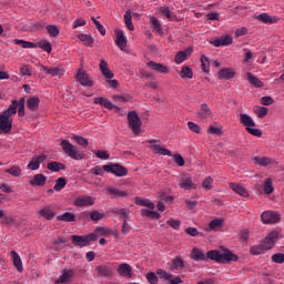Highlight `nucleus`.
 Segmentation results:
<instances>
[{"label":"nucleus","mask_w":284,"mask_h":284,"mask_svg":"<svg viewBox=\"0 0 284 284\" xmlns=\"http://www.w3.org/2000/svg\"><path fill=\"white\" fill-rule=\"evenodd\" d=\"M207 258H210L211 261H215L216 263L227 265V263H236V261H239V255L234 254L227 248H221L209 251L206 253V261Z\"/></svg>","instance_id":"f257e3e1"},{"label":"nucleus","mask_w":284,"mask_h":284,"mask_svg":"<svg viewBox=\"0 0 284 284\" xmlns=\"http://www.w3.org/2000/svg\"><path fill=\"white\" fill-rule=\"evenodd\" d=\"M14 114H17L14 104L9 105V108L0 114V130L3 134H10V132H12V116H14Z\"/></svg>","instance_id":"f03ea898"},{"label":"nucleus","mask_w":284,"mask_h":284,"mask_svg":"<svg viewBox=\"0 0 284 284\" xmlns=\"http://www.w3.org/2000/svg\"><path fill=\"white\" fill-rule=\"evenodd\" d=\"M240 123L245 126L246 132H248V134H252V136H263V131L256 129V122H254V119H252L250 114L241 113Z\"/></svg>","instance_id":"7ed1b4c3"},{"label":"nucleus","mask_w":284,"mask_h":284,"mask_svg":"<svg viewBox=\"0 0 284 284\" xmlns=\"http://www.w3.org/2000/svg\"><path fill=\"white\" fill-rule=\"evenodd\" d=\"M60 145L64 154H68V156H70V159H73L74 161H82V159L85 158V154L79 151V149L70 143L68 140H62Z\"/></svg>","instance_id":"20e7f679"},{"label":"nucleus","mask_w":284,"mask_h":284,"mask_svg":"<svg viewBox=\"0 0 284 284\" xmlns=\"http://www.w3.org/2000/svg\"><path fill=\"white\" fill-rule=\"evenodd\" d=\"M92 241H97V233H90L88 235H71V242L74 247H88L92 243Z\"/></svg>","instance_id":"39448f33"},{"label":"nucleus","mask_w":284,"mask_h":284,"mask_svg":"<svg viewBox=\"0 0 284 284\" xmlns=\"http://www.w3.org/2000/svg\"><path fill=\"white\" fill-rule=\"evenodd\" d=\"M129 128L133 130L134 134H141V128L143 125V121L139 118V113L136 111H131L128 113Z\"/></svg>","instance_id":"423d86ee"},{"label":"nucleus","mask_w":284,"mask_h":284,"mask_svg":"<svg viewBox=\"0 0 284 284\" xmlns=\"http://www.w3.org/2000/svg\"><path fill=\"white\" fill-rule=\"evenodd\" d=\"M150 149L159 156H172V151L161 144L159 140H148Z\"/></svg>","instance_id":"0eeeda50"},{"label":"nucleus","mask_w":284,"mask_h":284,"mask_svg":"<svg viewBox=\"0 0 284 284\" xmlns=\"http://www.w3.org/2000/svg\"><path fill=\"white\" fill-rule=\"evenodd\" d=\"M261 221L264 225H275V223H281V215L274 211H264L261 214Z\"/></svg>","instance_id":"6e6552de"},{"label":"nucleus","mask_w":284,"mask_h":284,"mask_svg":"<svg viewBox=\"0 0 284 284\" xmlns=\"http://www.w3.org/2000/svg\"><path fill=\"white\" fill-rule=\"evenodd\" d=\"M104 172L114 174L115 176H128V169L120 164H106L103 165Z\"/></svg>","instance_id":"1a4fd4ad"},{"label":"nucleus","mask_w":284,"mask_h":284,"mask_svg":"<svg viewBox=\"0 0 284 284\" xmlns=\"http://www.w3.org/2000/svg\"><path fill=\"white\" fill-rule=\"evenodd\" d=\"M179 186L181 190H196V183L192 181V176L182 173V175L178 179Z\"/></svg>","instance_id":"9d476101"},{"label":"nucleus","mask_w":284,"mask_h":284,"mask_svg":"<svg viewBox=\"0 0 284 284\" xmlns=\"http://www.w3.org/2000/svg\"><path fill=\"white\" fill-rule=\"evenodd\" d=\"M94 197L90 195H81L74 200L73 205H75V207H90L94 205Z\"/></svg>","instance_id":"9b49d317"},{"label":"nucleus","mask_w":284,"mask_h":284,"mask_svg":"<svg viewBox=\"0 0 284 284\" xmlns=\"http://www.w3.org/2000/svg\"><path fill=\"white\" fill-rule=\"evenodd\" d=\"M75 78L79 84L83 85L84 88H92V85H94L92 79H90V75L83 70H79Z\"/></svg>","instance_id":"f8f14e48"},{"label":"nucleus","mask_w":284,"mask_h":284,"mask_svg":"<svg viewBox=\"0 0 284 284\" xmlns=\"http://www.w3.org/2000/svg\"><path fill=\"white\" fill-rule=\"evenodd\" d=\"M276 241H278V232L272 231L271 233H268V236L264 239L262 244L265 247V250L268 251L272 250L274 245H276Z\"/></svg>","instance_id":"ddd939ff"},{"label":"nucleus","mask_w":284,"mask_h":284,"mask_svg":"<svg viewBox=\"0 0 284 284\" xmlns=\"http://www.w3.org/2000/svg\"><path fill=\"white\" fill-rule=\"evenodd\" d=\"M119 276H123V278H132L134 276V272L132 271V266L128 263H122L118 266L116 270Z\"/></svg>","instance_id":"4468645a"},{"label":"nucleus","mask_w":284,"mask_h":284,"mask_svg":"<svg viewBox=\"0 0 284 284\" xmlns=\"http://www.w3.org/2000/svg\"><path fill=\"white\" fill-rule=\"evenodd\" d=\"M72 276H74V271L70 268H64L61 271V274L58 280H55V284H65L72 281Z\"/></svg>","instance_id":"2eb2a0df"},{"label":"nucleus","mask_w":284,"mask_h":284,"mask_svg":"<svg viewBox=\"0 0 284 284\" xmlns=\"http://www.w3.org/2000/svg\"><path fill=\"white\" fill-rule=\"evenodd\" d=\"M45 159H48L45 154L33 156L28 164V170H32V171L39 170V168H41V163H43Z\"/></svg>","instance_id":"dca6fc26"},{"label":"nucleus","mask_w":284,"mask_h":284,"mask_svg":"<svg viewBox=\"0 0 284 284\" xmlns=\"http://www.w3.org/2000/svg\"><path fill=\"white\" fill-rule=\"evenodd\" d=\"M115 34H116L115 45H118V48H120L122 52H128V50L125 49L128 45V39L123 34V31L118 30L115 31Z\"/></svg>","instance_id":"f3484780"},{"label":"nucleus","mask_w":284,"mask_h":284,"mask_svg":"<svg viewBox=\"0 0 284 284\" xmlns=\"http://www.w3.org/2000/svg\"><path fill=\"white\" fill-rule=\"evenodd\" d=\"M40 68L44 74H49L50 77H63V69L61 67L48 68L41 64Z\"/></svg>","instance_id":"a211bd4d"},{"label":"nucleus","mask_w":284,"mask_h":284,"mask_svg":"<svg viewBox=\"0 0 284 284\" xmlns=\"http://www.w3.org/2000/svg\"><path fill=\"white\" fill-rule=\"evenodd\" d=\"M233 41H234V39L232 38V36L227 34V36H224L220 39L212 41L211 43L215 48H221V47H225V45H232Z\"/></svg>","instance_id":"6ab92c4d"},{"label":"nucleus","mask_w":284,"mask_h":284,"mask_svg":"<svg viewBox=\"0 0 284 284\" xmlns=\"http://www.w3.org/2000/svg\"><path fill=\"white\" fill-rule=\"evenodd\" d=\"M45 181H48L45 175L38 173L33 176L32 180H29V185L32 187H43V185H45Z\"/></svg>","instance_id":"aec40b11"},{"label":"nucleus","mask_w":284,"mask_h":284,"mask_svg":"<svg viewBox=\"0 0 284 284\" xmlns=\"http://www.w3.org/2000/svg\"><path fill=\"white\" fill-rule=\"evenodd\" d=\"M230 187H231V190H233V192H235V194H239L240 196H243L244 199H247L250 196V191H247V189H245V186H243L241 184L231 182Z\"/></svg>","instance_id":"412c9836"},{"label":"nucleus","mask_w":284,"mask_h":284,"mask_svg":"<svg viewBox=\"0 0 284 284\" xmlns=\"http://www.w3.org/2000/svg\"><path fill=\"white\" fill-rule=\"evenodd\" d=\"M148 67L151 68V70H154L155 72H159L160 74H169L170 69L165 64L156 63L154 61L148 62Z\"/></svg>","instance_id":"4be33fe9"},{"label":"nucleus","mask_w":284,"mask_h":284,"mask_svg":"<svg viewBox=\"0 0 284 284\" xmlns=\"http://www.w3.org/2000/svg\"><path fill=\"white\" fill-rule=\"evenodd\" d=\"M10 105L16 106V114H17V110H18L19 116H26V98H21L19 101L13 100Z\"/></svg>","instance_id":"5701e85b"},{"label":"nucleus","mask_w":284,"mask_h":284,"mask_svg":"<svg viewBox=\"0 0 284 284\" xmlns=\"http://www.w3.org/2000/svg\"><path fill=\"white\" fill-rule=\"evenodd\" d=\"M190 256L192 261H207V254H205V252L199 247H193Z\"/></svg>","instance_id":"b1692460"},{"label":"nucleus","mask_w":284,"mask_h":284,"mask_svg":"<svg viewBox=\"0 0 284 284\" xmlns=\"http://www.w3.org/2000/svg\"><path fill=\"white\" fill-rule=\"evenodd\" d=\"M256 19L257 21H262V23H266L267 26H272V23H278V17H272L265 12L260 16H256Z\"/></svg>","instance_id":"393cba45"},{"label":"nucleus","mask_w":284,"mask_h":284,"mask_svg":"<svg viewBox=\"0 0 284 284\" xmlns=\"http://www.w3.org/2000/svg\"><path fill=\"white\" fill-rule=\"evenodd\" d=\"M219 79H225L230 81V79H234L236 77V72L232 68H224L217 72Z\"/></svg>","instance_id":"a878e982"},{"label":"nucleus","mask_w":284,"mask_h":284,"mask_svg":"<svg viewBox=\"0 0 284 284\" xmlns=\"http://www.w3.org/2000/svg\"><path fill=\"white\" fill-rule=\"evenodd\" d=\"M187 57H192V48H187L184 51H180L175 55V63L180 65L183 61L187 60Z\"/></svg>","instance_id":"bb28decb"},{"label":"nucleus","mask_w":284,"mask_h":284,"mask_svg":"<svg viewBox=\"0 0 284 284\" xmlns=\"http://www.w3.org/2000/svg\"><path fill=\"white\" fill-rule=\"evenodd\" d=\"M100 71L104 79H114V73L108 68V62L105 60H101L99 64Z\"/></svg>","instance_id":"cd10ccee"},{"label":"nucleus","mask_w":284,"mask_h":284,"mask_svg":"<svg viewBox=\"0 0 284 284\" xmlns=\"http://www.w3.org/2000/svg\"><path fill=\"white\" fill-rule=\"evenodd\" d=\"M11 256L13 258V267L17 272H23V261H21V256L17 251H11Z\"/></svg>","instance_id":"c85d7f7f"},{"label":"nucleus","mask_w":284,"mask_h":284,"mask_svg":"<svg viewBox=\"0 0 284 284\" xmlns=\"http://www.w3.org/2000/svg\"><path fill=\"white\" fill-rule=\"evenodd\" d=\"M40 103H41V99L37 97H31L27 100V108L31 112H37V110H39Z\"/></svg>","instance_id":"c756f323"},{"label":"nucleus","mask_w":284,"mask_h":284,"mask_svg":"<svg viewBox=\"0 0 284 284\" xmlns=\"http://www.w3.org/2000/svg\"><path fill=\"white\" fill-rule=\"evenodd\" d=\"M210 116H212V110H210V106L205 103L201 104L200 111L197 112V119L203 121L204 119H210Z\"/></svg>","instance_id":"7c9ffc66"},{"label":"nucleus","mask_w":284,"mask_h":284,"mask_svg":"<svg viewBox=\"0 0 284 284\" xmlns=\"http://www.w3.org/2000/svg\"><path fill=\"white\" fill-rule=\"evenodd\" d=\"M78 39L80 43L84 44L87 48H92V45H94V38H92L90 34L80 33Z\"/></svg>","instance_id":"2f4dec72"},{"label":"nucleus","mask_w":284,"mask_h":284,"mask_svg":"<svg viewBox=\"0 0 284 284\" xmlns=\"http://www.w3.org/2000/svg\"><path fill=\"white\" fill-rule=\"evenodd\" d=\"M36 45L37 48H41L44 52H48V54L52 52V43L45 39H38Z\"/></svg>","instance_id":"473e14b6"},{"label":"nucleus","mask_w":284,"mask_h":284,"mask_svg":"<svg viewBox=\"0 0 284 284\" xmlns=\"http://www.w3.org/2000/svg\"><path fill=\"white\" fill-rule=\"evenodd\" d=\"M135 205H141L142 207H148L149 210H154L156 207L154 202L143 197H135Z\"/></svg>","instance_id":"72a5a7b5"},{"label":"nucleus","mask_w":284,"mask_h":284,"mask_svg":"<svg viewBox=\"0 0 284 284\" xmlns=\"http://www.w3.org/2000/svg\"><path fill=\"white\" fill-rule=\"evenodd\" d=\"M246 79L251 85L254 88H263L264 83L256 75L252 74V72L246 73Z\"/></svg>","instance_id":"f704fd0d"},{"label":"nucleus","mask_w":284,"mask_h":284,"mask_svg":"<svg viewBox=\"0 0 284 284\" xmlns=\"http://www.w3.org/2000/svg\"><path fill=\"white\" fill-rule=\"evenodd\" d=\"M93 103H95L97 105H102V108H106V110L114 109V104H112V102H110V100H108L105 98H95L93 100Z\"/></svg>","instance_id":"c9c22d12"},{"label":"nucleus","mask_w":284,"mask_h":284,"mask_svg":"<svg viewBox=\"0 0 284 284\" xmlns=\"http://www.w3.org/2000/svg\"><path fill=\"white\" fill-rule=\"evenodd\" d=\"M106 192H109V194H113V196H118L119 199H125V196H130V193H128V191H121L114 186L108 187Z\"/></svg>","instance_id":"e433bc0d"},{"label":"nucleus","mask_w":284,"mask_h":284,"mask_svg":"<svg viewBox=\"0 0 284 284\" xmlns=\"http://www.w3.org/2000/svg\"><path fill=\"white\" fill-rule=\"evenodd\" d=\"M57 221H64L65 223H73V221H77V216L74 215V213L65 212L61 215H58Z\"/></svg>","instance_id":"4c0bfd02"},{"label":"nucleus","mask_w":284,"mask_h":284,"mask_svg":"<svg viewBox=\"0 0 284 284\" xmlns=\"http://www.w3.org/2000/svg\"><path fill=\"white\" fill-rule=\"evenodd\" d=\"M38 214H40V216L43 219H47V221H52L54 219V211L50 210L49 207L41 209Z\"/></svg>","instance_id":"58836bf2"},{"label":"nucleus","mask_w":284,"mask_h":284,"mask_svg":"<svg viewBox=\"0 0 284 284\" xmlns=\"http://www.w3.org/2000/svg\"><path fill=\"white\" fill-rule=\"evenodd\" d=\"M95 270L100 276H112V270L110 268V266L100 265L97 266Z\"/></svg>","instance_id":"ea45409f"},{"label":"nucleus","mask_w":284,"mask_h":284,"mask_svg":"<svg viewBox=\"0 0 284 284\" xmlns=\"http://www.w3.org/2000/svg\"><path fill=\"white\" fill-rule=\"evenodd\" d=\"M48 170H50V172H61V170H65V164L61 162H50Z\"/></svg>","instance_id":"a19ab883"},{"label":"nucleus","mask_w":284,"mask_h":284,"mask_svg":"<svg viewBox=\"0 0 284 284\" xmlns=\"http://www.w3.org/2000/svg\"><path fill=\"white\" fill-rule=\"evenodd\" d=\"M210 230H213L214 232H219L223 227V219H215L212 220L209 224Z\"/></svg>","instance_id":"79ce46f5"},{"label":"nucleus","mask_w":284,"mask_h":284,"mask_svg":"<svg viewBox=\"0 0 284 284\" xmlns=\"http://www.w3.org/2000/svg\"><path fill=\"white\" fill-rule=\"evenodd\" d=\"M93 234H95L97 240H98L99 236H110V234H112V231L108 227L100 226V227L95 229Z\"/></svg>","instance_id":"37998d69"},{"label":"nucleus","mask_w":284,"mask_h":284,"mask_svg":"<svg viewBox=\"0 0 284 284\" xmlns=\"http://www.w3.org/2000/svg\"><path fill=\"white\" fill-rule=\"evenodd\" d=\"M150 26L154 32L163 34V29H161V22L156 18H150Z\"/></svg>","instance_id":"c03bdc74"},{"label":"nucleus","mask_w":284,"mask_h":284,"mask_svg":"<svg viewBox=\"0 0 284 284\" xmlns=\"http://www.w3.org/2000/svg\"><path fill=\"white\" fill-rule=\"evenodd\" d=\"M250 252L254 256H258L261 254H265V252H267V251L265 250V246L263 244H257V245L252 246Z\"/></svg>","instance_id":"a18cd8bd"},{"label":"nucleus","mask_w":284,"mask_h":284,"mask_svg":"<svg viewBox=\"0 0 284 284\" xmlns=\"http://www.w3.org/2000/svg\"><path fill=\"white\" fill-rule=\"evenodd\" d=\"M183 267H185V263L181 257L171 261V270H183Z\"/></svg>","instance_id":"49530a36"},{"label":"nucleus","mask_w":284,"mask_h":284,"mask_svg":"<svg viewBox=\"0 0 284 284\" xmlns=\"http://www.w3.org/2000/svg\"><path fill=\"white\" fill-rule=\"evenodd\" d=\"M253 161L254 163H256V165H261L262 168H265L267 165H270V163H272V160L270 158H258V156H255L253 158Z\"/></svg>","instance_id":"de8ad7c7"},{"label":"nucleus","mask_w":284,"mask_h":284,"mask_svg":"<svg viewBox=\"0 0 284 284\" xmlns=\"http://www.w3.org/2000/svg\"><path fill=\"white\" fill-rule=\"evenodd\" d=\"M65 185H68V181L65 180V178L57 179L55 184H54L55 192H61V190H63V187H65Z\"/></svg>","instance_id":"09e8293b"},{"label":"nucleus","mask_w":284,"mask_h":284,"mask_svg":"<svg viewBox=\"0 0 284 284\" xmlns=\"http://www.w3.org/2000/svg\"><path fill=\"white\" fill-rule=\"evenodd\" d=\"M181 77L182 79H192L194 77V72L192 71V68L182 67Z\"/></svg>","instance_id":"8fccbe9b"},{"label":"nucleus","mask_w":284,"mask_h":284,"mask_svg":"<svg viewBox=\"0 0 284 284\" xmlns=\"http://www.w3.org/2000/svg\"><path fill=\"white\" fill-rule=\"evenodd\" d=\"M45 30H47L48 34H50L51 37H59V34L61 33L59 28L54 24H48L45 27Z\"/></svg>","instance_id":"3c124183"},{"label":"nucleus","mask_w":284,"mask_h":284,"mask_svg":"<svg viewBox=\"0 0 284 284\" xmlns=\"http://www.w3.org/2000/svg\"><path fill=\"white\" fill-rule=\"evenodd\" d=\"M201 65H202V70L203 72H205L206 74H210V59L205 55L201 57Z\"/></svg>","instance_id":"603ef678"},{"label":"nucleus","mask_w":284,"mask_h":284,"mask_svg":"<svg viewBox=\"0 0 284 284\" xmlns=\"http://www.w3.org/2000/svg\"><path fill=\"white\" fill-rule=\"evenodd\" d=\"M7 174H11V176H21L22 171L20 166L13 165L10 169L6 170Z\"/></svg>","instance_id":"864d4df0"},{"label":"nucleus","mask_w":284,"mask_h":284,"mask_svg":"<svg viewBox=\"0 0 284 284\" xmlns=\"http://www.w3.org/2000/svg\"><path fill=\"white\" fill-rule=\"evenodd\" d=\"M14 43H16L17 45H21V47L24 48V49L37 48V43L28 42V41H24V40L16 39V40H14Z\"/></svg>","instance_id":"5fc2aeb1"},{"label":"nucleus","mask_w":284,"mask_h":284,"mask_svg":"<svg viewBox=\"0 0 284 284\" xmlns=\"http://www.w3.org/2000/svg\"><path fill=\"white\" fill-rule=\"evenodd\" d=\"M207 134H213V136H221V134H223V128L210 125L207 129Z\"/></svg>","instance_id":"6e6d98bb"},{"label":"nucleus","mask_w":284,"mask_h":284,"mask_svg":"<svg viewBox=\"0 0 284 284\" xmlns=\"http://www.w3.org/2000/svg\"><path fill=\"white\" fill-rule=\"evenodd\" d=\"M124 21H125L126 28H129L131 31L134 30V24L132 23V12L131 11L125 12Z\"/></svg>","instance_id":"4d7b16f0"},{"label":"nucleus","mask_w":284,"mask_h":284,"mask_svg":"<svg viewBox=\"0 0 284 284\" xmlns=\"http://www.w3.org/2000/svg\"><path fill=\"white\" fill-rule=\"evenodd\" d=\"M263 190L266 194H272V192H274V186L272 185V179L267 178L264 181V186Z\"/></svg>","instance_id":"13d9d810"},{"label":"nucleus","mask_w":284,"mask_h":284,"mask_svg":"<svg viewBox=\"0 0 284 284\" xmlns=\"http://www.w3.org/2000/svg\"><path fill=\"white\" fill-rule=\"evenodd\" d=\"M202 186L204 190H212L214 187V180H212V176H207L203 180Z\"/></svg>","instance_id":"bf43d9fd"},{"label":"nucleus","mask_w":284,"mask_h":284,"mask_svg":"<svg viewBox=\"0 0 284 284\" xmlns=\"http://www.w3.org/2000/svg\"><path fill=\"white\" fill-rule=\"evenodd\" d=\"M91 221H101V219H105V213H101L99 211H92L90 213Z\"/></svg>","instance_id":"052dcab7"},{"label":"nucleus","mask_w":284,"mask_h":284,"mask_svg":"<svg viewBox=\"0 0 284 284\" xmlns=\"http://www.w3.org/2000/svg\"><path fill=\"white\" fill-rule=\"evenodd\" d=\"M98 32H100V34H102V37H105V27H103V24H101V22H99V20H97L95 18H91Z\"/></svg>","instance_id":"680f3d73"},{"label":"nucleus","mask_w":284,"mask_h":284,"mask_svg":"<svg viewBox=\"0 0 284 284\" xmlns=\"http://www.w3.org/2000/svg\"><path fill=\"white\" fill-rule=\"evenodd\" d=\"M187 128L195 134H201V126L192 121L187 122Z\"/></svg>","instance_id":"e2e57ef3"},{"label":"nucleus","mask_w":284,"mask_h":284,"mask_svg":"<svg viewBox=\"0 0 284 284\" xmlns=\"http://www.w3.org/2000/svg\"><path fill=\"white\" fill-rule=\"evenodd\" d=\"M146 280L150 284H159V277L156 276V273L150 272L146 274Z\"/></svg>","instance_id":"0e129e2a"},{"label":"nucleus","mask_w":284,"mask_h":284,"mask_svg":"<svg viewBox=\"0 0 284 284\" xmlns=\"http://www.w3.org/2000/svg\"><path fill=\"white\" fill-rule=\"evenodd\" d=\"M255 114H257V116L260 119H263L264 116H267V108H265V106H257L255 109Z\"/></svg>","instance_id":"69168bd1"},{"label":"nucleus","mask_w":284,"mask_h":284,"mask_svg":"<svg viewBox=\"0 0 284 284\" xmlns=\"http://www.w3.org/2000/svg\"><path fill=\"white\" fill-rule=\"evenodd\" d=\"M95 156L102 161H108V159H110V153H108V151L99 150L95 152Z\"/></svg>","instance_id":"338daca9"},{"label":"nucleus","mask_w":284,"mask_h":284,"mask_svg":"<svg viewBox=\"0 0 284 284\" xmlns=\"http://www.w3.org/2000/svg\"><path fill=\"white\" fill-rule=\"evenodd\" d=\"M273 263H284V254L283 253H276L272 256Z\"/></svg>","instance_id":"774afa93"}]
</instances>
